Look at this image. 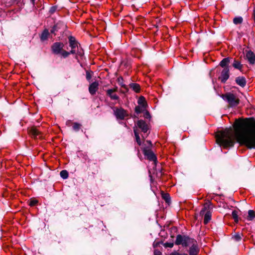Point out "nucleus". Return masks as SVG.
<instances>
[{
    "label": "nucleus",
    "mask_w": 255,
    "mask_h": 255,
    "mask_svg": "<svg viewBox=\"0 0 255 255\" xmlns=\"http://www.w3.org/2000/svg\"><path fill=\"white\" fill-rule=\"evenodd\" d=\"M234 134L238 142L249 148H255V120L253 118L236 120L234 124Z\"/></svg>",
    "instance_id": "nucleus-1"
},
{
    "label": "nucleus",
    "mask_w": 255,
    "mask_h": 255,
    "mask_svg": "<svg viewBox=\"0 0 255 255\" xmlns=\"http://www.w3.org/2000/svg\"><path fill=\"white\" fill-rule=\"evenodd\" d=\"M216 138L217 143L220 146L228 147L234 145L235 139L232 128L219 131L216 134Z\"/></svg>",
    "instance_id": "nucleus-2"
},
{
    "label": "nucleus",
    "mask_w": 255,
    "mask_h": 255,
    "mask_svg": "<svg viewBox=\"0 0 255 255\" xmlns=\"http://www.w3.org/2000/svg\"><path fill=\"white\" fill-rule=\"evenodd\" d=\"M221 97L231 107L238 106L240 103V99L238 96L236 94L230 92L223 94Z\"/></svg>",
    "instance_id": "nucleus-3"
},
{
    "label": "nucleus",
    "mask_w": 255,
    "mask_h": 255,
    "mask_svg": "<svg viewBox=\"0 0 255 255\" xmlns=\"http://www.w3.org/2000/svg\"><path fill=\"white\" fill-rule=\"evenodd\" d=\"M212 209V204L208 201L204 204V207L200 211V215H204V223L205 224H208L211 219Z\"/></svg>",
    "instance_id": "nucleus-4"
},
{
    "label": "nucleus",
    "mask_w": 255,
    "mask_h": 255,
    "mask_svg": "<svg viewBox=\"0 0 255 255\" xmlns=\"http://www.w3.org/2000/svg\"><path fill=\"white\" fill-rule=\"evenodd\" d=\"M194 242L193 239L190 238L186 236L178 235L175 241V244L176 245H182L183 247H187L190 243Z\"/></svg>",
    "instance_id": "nucleus-5"
},
{
    "label": "nucleus",
    "mask_w": 255,
    "mask_h": 255,
    "mask_svg": "<svg viewBox=\"0 0 255 255\" xmlns=\"http://www.w3.org/2000/svg\"><path fill=\"white\" fill-rule=\"evenodd\" d=\"M143 152L144 156H146L148 160L153 161L154 163L155 164H156L157 161L156 157L149 147L144 148Z\"/></svg>",
    "instance_id": "nucleus-6"
},
{
    "label": "nucleus",
    "mask_w": 255,
    "mask_h": 255,
    "mask_svg": "<svg viewBox=\"0 0 255 255\" xmlns=\"http://www.w3.org/2000/svg\"><path fill=\"white\" fill-rule=\"evenodd\" d=\"M114 115L117 119L124 120L128 116L127 112L122 108H115L114 110Z\"/></svg>",
    "instance_id": "nucleus-7"
},
{
    "label": "nucleus",
    "mask_w": 255,
    "mask_h": 255,
    "mask_svg": "<svg viewBox=\"0 0 255 255\" xmlns=\"http://www.w3.org/2000/svg\"><path fill=\"white\" fill-rule=\"evenodd\" d=\"M136 128H139L143 133H146L149 129V126L143 120H138L136 124Z\"/></svg>",
    "instance_id": "nucleus-8"
},
{
    "label": "nucleus",
    "mask_w": 255,
    "mask_h": 255,
    "mask_svg": "<svg viewBox=\"0 0 255 255\" xmlns=\"http://www.w3.org/2000/svg\"><path fill=\"white\" fill-rule=\"evenodd\" d=\"M69 46L71 48V53L72 54L76 53V48H78V42L75 38L73 36H69Z\"/></svg>",
    "instance_id": "nucleus-9"
},
{
    "label": "nucleus",
    "mask_w": 255,
    "mask_h": 255,
    "mask_svg": "<svg viewBox=\"0 0 255 255\" xmlns=\"http://www.w3.org/2000/svg\"><path fill=\"white\" fill-rule=\"evenodd\" d=\"M230 76V70L228 67H225L221 72L219 79L222 83H225Z\"/></svg>",
    "instance_id": "nucleus-10"
},
{
    "label": "nucleus",
    "mask_w": 255,
    "mask_h": 255,
    "mask_svg": "<svg viewBox=\"0 0 255 255\" xmlns=\"http://www.w3.org/2000/svg\"><path fill=\"white\" fill-rule=\"evenodd\" d=\"M64 44L61 42L54 43L52 46V50L54 54H59L61 53Z\"/></svg>",
    "instance_id": "nucleus-11"
},
{
    "label": "nucleus",
    "mask_w": 255,
    "mask_h": 255,
    "mask_svg": "<svg viewBox=\"0 0 255 255\" xmlns=\"http://www.w3.org/2000/svg\"><path fill=\"white\" fill-rule=\"evenodd\" d=\"M29 133L31 137L34 138H40L42 137L41 132L35 127L31 128L29 130Z\"/></svg>",
    "instance_id": "nucleus-12"
},
{
    "label": "nucleus",
    "mask_w": 255,
    "mask_h": 255,
    "mask_svg": "<svg viewBox=\"0 0 255 255\" xmlns=\"http://www.w3.org/2000/svg\"><path fill=\"white\" fill-rule=\"evenodd\" d=\"M191 247L189 249V254L190 255H197L199 249L197 246L196 241L194 240V242L190 243Z\"/></svg>",
    "instance_id": "nucleus-13"
},
{
    "label": "nucleus",
    "mask_w": 255,
    "mask_h": 255,
    "mask_svg": "<svg viewBox=\"0 0 255 255\" xmlns=\"http://www.w3.org/2000/svg\"><path fill=\"white\" fill-rule=\"evenodd\" d=\"M99 83L97 81H95L91 84L89 87V91L90 93L93 95H95L98 89Z\"/></svg>",
    "instance_id": "nucleus-14"
},
{
    "label": "nucleus",
    "mask_w": 255,
    "mask_h": 255,
    "mask_svg": "<svg viewBox=\"0 0 255 255\" xmlns=\"http://www.w3.org/2000/svg\"><path fill=\"white\" fill-rule=\"evenodd\" d=\"M117 91V88L109 89L107 91V94L109 96L112 100H118L119 96L114 93Z\"/></svg>",
    "instance_id": "nucleus-15"
},
{
    "label": "nucleus",
    "mask_w": 255,
    "mask_h": 255,
    "mask_svg": "<svg viewBox=\"0 0 255 255\" xmlns=\"http://www.w3.org/2000/svg\"><path fill=\"white\" fill-rule=\"evenodd\" d=\"M246 58L250 64H254L255 63V55L252 51H249L247 52Z\"/></svg>",
    "instance_id": "nucleus-16"
},
{
    "label": "nucleus",
    "mask_w": 255,
    "mask_h": 255,
    "mask_svg": "<svg viewBox=\"0 0 255 255\" xmlns=\"http://www.w3.org/2000/svg\"><path fill=\"white\" fill-rule=\"evenodd\" d=\"M237 84L242 87H244L246 85V80L244 77H238L236 79Z\"/></svg>",
    "instance_id": "nucleus-17"
},
{
    "label": "nucleus",
    "mask_w": 255,
    "mask_h": 255,
    "mask_svg": "<svg viewBox=\"0 0 255 255\" xmlns=\"http://www.w3.org/2000/svg\"><path fill=\"white\" fill-rule=\"evenodd\" d=\"M233 66L237 69H238L240 71L242 70L243 68V65L241 63V62L238 60H234L233 63Z\"/></svg>",
    "instance_id": "nucleus-18"
},
{
    "label": "nucleus",
    "mask_w": 255,
    "mask_h": 255,
    "mask_svg": "<svg viewBox=\"0 0 255 255\" xmlns=\"http://www.w3.org/2000/svg\"><path fill=\"white\" fill-rule=\"evenodd\" d=\"M133 131H134V133L135 135L136 141L137 142V144L139 145H140L141 143L139 133L137 131V128L136 127L133 128Z\"/></svg>",
    "instance_id": "nucleus-19"
},
{
    "label": "nucleus",
    "mask_w": 255,
    "mask_h": 255,
    "mask_svg": "<svg viewBox=\"0 0 255 255\" xmlns=\"http://www.w3.org/2000/svg\"><path fill=\"white\" fill-rule=\"evenodd\" d=\"M130 88H131L134 91L138 93L140 91V86L138 84L131 83L129 85Z\"/></svg>",
    "instance_id": "nucleus-20"
},
{
    "label": "nucleus",
    "mask_w": 255,
    "mask_h": 255,
    "mask_svg": "<svg viewBox=\"0 0 255 255\" xmlns=\"http://www.w3.org/2000/svg\"><path fill=\"white\" fill-rule=\"evenodd\" d=\"M230 63V58H224L220 62V65L222 67H227L226 66Z\"/></svg>",
    "instance_id": "nucleus-21"
},
{
    "label": "nucleus",
    "mask_w": 255,
    "mask_h": 255,
    "mask_svg": "<svg viewBox=\"0 0 255 255\" xmlns=\"http://www.w3.org/2000/svg\"><path fill=\"white\" fill-rule=\"evenodd\" d=\"M255 217V212L254 210H250L248 211V216L247 217V219L249 221H251L254 219Z\"/></svg>",
    "instance_id": "nucleus-22"
},
{
    "label": "nucleus",
    "mask_w": 255,
    "mask_h": 255,
    "mask_svg": "<svg viewBox=\"0 0 255 255\" xmlns=\"http://www.w3.org/2000/svg\"><path fill=\"white\" fill-rule=\"evenodd\" d=\"M49 35V31L48 30H44L41 35V39L43 41L47 39L48 36Z\"/></svg>",
    "instance_id": "nucleus-23"
},
{
    "label": "nucleus",
    "mask_w": 255,
    "mask_h": 255,
    "mask_svg": "<svg viewBox=\"0 0 255 255\" xmlns=\"http://www.w3.org/2000/svg\"><path fill=\"white\" fill-rule=\"evenodd\" d=\"M243 19L242 17L239 16L235 17L233 19V22L235 24H239L242 23Z\"/></svg>",
    "instance_id": "nucleus-24"
},
{
    "label": "nucleus",
    "mask_w": 255,
    "mask_h": 255,
    "mask_svg": "<svg viewBox=\"0 0 255 255\" xmlns=\"http://www.w3.org/2000/svg\"><path fill=\"white\" fill-rule=\"evenodd\" d=\"M238 213V211L236 210L233 211L232 213L233 218L234 219V220L236 223H238L239 221Z\"/></svg>",
    "instance_id": "nucleus-25"
},
{
    "label": "nucleus",
    "mask_w": 255,
    "mask_h": 255,
    "mask_svg": "<svg viewBox=\"0 0 255 255\" xmlns=\"http://www.w3.org/2000/svg\"><path fill=\"white\" fill-rule=\"evenodd\" d=\"M60 174L61 177L63 179H67L68 177V173L65 170H62Z\"/></svg>",
    "instance_id": "nucleus-26"
},
{
    "label": "nucleus",
    "mask_w": 255,
    "mask_h": 255,
    "mask_svg": "<svg viewBox=\"0 0 255 255\" xmlns=\"http://www.w3.org/2000/svg\"><path fill=\"white\" fill-rule=\"evenodd\" d=\"M62 56V57H63L64 58H66L70 54H71V51L70 52H68V51H66L65 50H64L62 49V50L61 51V53H60Z\"/></svg>",
    "instance_id": "nucleus-27"
},
{
    "label": "nucleus",
    "mask_w": 255,
    "mask_h": 255,
    "mask_svg": "<svg viewBox=\"0 0 255 255\" xmlns=\"http://www.w3.org/2000/svg\"><path fill=\"white\" fill-rule=\"evenodd\" d=\"M81 127V125L79 123H73V128L75 131H78L80 129Z\"/></svg>",
    "instance_id": "nucleus-28"
},
{
    "label": "nucleus",
    "mask_w": 255,
    "mask_h": 255,
    "mask_svg": "<svg viewBox=\"0 0 255 255\" xmlns=\"http://www.w3.org/2000/svg\"><path fill=\"white\" fill-rule=\"evenodd\" d=\"M233 239H234L236 241H239L241 240L242 237L240 234L236 233L233 236Z\"/></svg>",
    "instance_id": "nucleus-29"
},
{
    "label": "nucleus",
    "mask_w": 255,
    "mask_h": 255,
    "mask_svg": "<svg viewBox=\"0 0 255 255\" xmlns=\"http://www.w3.org/2000/svg\"><path fill=\"white\" fill-rule=\"evenodd\" d=\"M145 101V99L144 98V97H140L138 101V103L140 105H142V106H144V102Z\"/></svg>",
    "instance_id": "nucleus-30"
},
{
    "label": "nucleus",
    "mask_w": 255,
    "mask_h": 255,
    "mask_svg": "<svg viewBox=\"0 0 255 255\" xmlns=\"http://www.w3.org/2000/svg\"><path fill=\"white\" fill-rule=\"evenodd\" d=\"M164 247L166 248H172L173 247V243H165L164 244Z\"/></svg>",
    "instance_id": "nucleus-31"
},
{
    "label": "nucleus",
    "mask_w": 255,
    "mask_h": 255,
    "mask_svg": "<svg viewBox=\"0 0 255 255\" xmlns=\"http://www.w3.org/2000/svg\"><path fill=\"white\" fill-rule=\"evenodd\" d=\"M118 82H119V84L120 85H121L122 87H125V85L123 83V78L120 77L118 78Z\"/></svg>",
    "instance_id": "nucleus-32"
},
{
    "label": "nucleus",
    "mask_w": 255,
    "mask_h": 255,
    "mask_svg": "<svg viewBox=\"0 0 255 255\" xmlns=\"http://www.w3.org/2000/svg\"><path fill=\"white\" fill-rule=\"evenodd\" d=\"M163 198L165 199L166 202H168L169 200V195L168 194H164L162 196Z\"/></svg>",
    "instance_id": "nucleus-33"
},
{
    "label": "nucleus",
    "mask_w": 255,
    "mask_h": 255,
    "mask_svg": "<svg viewBox=\"0 0 255 255\" xmlns=\"http://www.w3.org/2000/svg\"><path fill=\"white\" fill-rule=\"evenodd\" d=\"M171 255H188L186 254H181L177 251H174L171 254Z\"/></svg>",
    "instance_id": "nucleus-34"
},
{
    "label": "nucleus",
    "mask_w": 255,
    "mask_h": 255,
    "mask_svg": "<svg viewBox=\"0 0 255 255\" xmlns=\"http://www.w3.org/2000/svg\"><path fill=\"white\" fill-rule=\"evenodd\" d=\"M86 79L88 80H90L92 77V76L90 74V73L88 71H87L86 72Z\"/></svg>",
    "instance_id": "nucleus-35"
},
{
    "label": "nucleus",
    "mask_w": 255,
    "mask_h": 255,
    "mask_svg": "<svg viewBox=\"0 0 255 255\" xmlns=\"http://www.w3.org/2000/svg\"><path fill=\"white\" fill-rule=\"evenodd\" d=\"M37 203V201L35 200H31L30 201L29 205L30 206H34Z\"/></svg>",
    "instance_id": "nucleus-36"
},
{
    "label": "nucleus",
    "mask_w": 255,
    "mask_h": 255,
    "mask_svg": "<svg viewBox=\"0 0 255 255\" xmlns=\"http://www.w3.org/2000/svg\"><path fill=\"white\" fill-rule=\"evenodd\" d=\"M154 255H162V253L160 251L155 250L154 251Z\"/></svg>",
    "instance_id": "nucleus-37"
},
{
    "label": "nucleus",
    "mask_w": 255,
    "mask_h": 255,
    "mask_svg": "<svg viewBox=\"0 0 255 255\" xmlns=\"http://www.w3.org/2000/svg\"><path fill=\"white\" fill-rule=\"evenodd\" d=\"M83 55V53L81 51H77V53H76V58H78V56H82Z\"/></svg>",
    "instance_id": "nucleus-38"
},
{
    "label": "nucleus",
    "mask_w": 255,
    "mask_h": 255,
    "mask_svg": "<svg viewBox=\"0 0 255 255\" xmlns=\"http://www.w3.org/2000/svg\"><path fill=\"white\" fill-rule=\"evenodd\" d=\"M144 117L145 118H150V115H149V113L148 112H146L145 114V116H144Z\"/></svg>",
    "instance_id": "nucleus-39"
},
{
    "label": "nucleus",
    "mask_w": 255,
    "mask_h": 255,
    "mask_svg": "<svg viewBox=\"0 0 255 255\" xmlns=\"http://www.w3.org/2000/svg\"><path fill=\"white\" fill-rule=\"evenodd\" d=\"M139 109V108H138V107H136V108H135V112H136V113H140V111L139 110V109Z\"/></svg>",
    "instance_id": "nucleus-40"
},
{
    "label": "nucleus",
    "mask_w": 255,
    "mask_h": 255,
    "mask_svg": "<svg viewBox=\"0 0 255 255\" xmlns=\"http://www.w3.org/2000/svg\"><path fill=\"white\" fill-rule=\"evenodd\" d=\"M146 142L148 143L149 145L150 146H151V142L150 140H147Z\"/></svg>",
    "instance_id": "nucleus-41"
},
{
    "label": "nucleus",
    "mask_w": 255,
    "mask_h": 255,
    "mask_svg": "<svg viewBox=\"0 0 255 255\" xmlns=\"http://www.w3.org/2000/svg\"><path fill=\"white\" fill-rule=\"evenodd\" d=\"M51 32H54V30H51Z\"/></svg>",
    "instance_id": "nucleus-42"
},
{
    "label": "nucleus",
    "mask_w": 255,
    "mask_h": 255,
    "mask_svg": "<svg viewBox=\"0 0 255 255\" xmlns=\"http://www.w3.org/2000/svg\"><path fill=\"white\" fill-rule=\"evenodd\" d=\"M51 10H53V7H51Z\"/></svg>",
    "instance_id": "nucleus-43"
},
{
    "label": "nucleus",
    "mask_w": 255,
    "mask_h": 255,
    "mask_svg": "<svg viewBox=\"0 0 255 255\" xmlns=\"http://www.w3.org/2000/svg\"><path fill=\"white\" fill-rule=\"evenodd\" d=\"M51 10H53V7H51Z\"/></svg>",
    "instance_id": "nucleus-44"
},
{
    "label": "nucleus",
    "mask_w": 255,
    "mask_h": 255,
    "mask_svg": "<svg viewBox=\"0 0 255 255\" xmlns=\"http://www.w3.org/2000/svg\"><path fill=\"white\" fill-rule=\"evenodd\" d=\"M146 137V136H145V137ZM142 137H143V138H145V137H144L143 135H142Z\"/></svg>",
    "instance_id": "nucleus-45"
}]
</instances>
